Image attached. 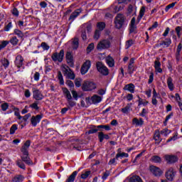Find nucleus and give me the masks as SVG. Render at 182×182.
<instances>
[{
  "instance_id": "obj_8",
  "label": "nucleus",
  "mask_w": 182,
  "mask_h": 182,
  "mask_svg": "<svg viewBox=\"0 0 182 182\" xmlns=\"http://www.w3.org/2000/svg\"><path fill=\"white\" fill-rule=\"evenodd\" d=\"M176 173L177 172L174 170V168H169L165 173L166 178L169 181H173V180H174V177H176Z\"/></svg>"
},
{
  "instance_id": "obj_3",
  "label": "nucleus",
  "mask_w": 182,
  "mask_h": 182,
  "mask_svg": "<svg viewBox=\"0 0 182 182\" xmlns=\"http://www.w3.org/2000/svg\"><path fill=\"white\" fill-rule=\"evenodd\" d=\"M65 56V50H61L59 53H53L51 58L53 62H59L60 63L63 61V58Z\"/></svg>"
},
{
  "instance_id": "obj_50",
  "label": "nucleus",
  "mask_w": 182,
  "mask_h": 182,
  "mask_svg": "<svg viewBox=\"0 0 182 182\" xmlns=\"http://www.w3.org/2000/svg\"><path fill=\"white\" fill-rule=\"evenodd\" d=\"M97 129H105L107 132H109L110 130V126L109 125H98L97 126Z\"/></svg>"
},
{
  "instance_id": "obj_5",
  "label": "nucleus",
  "mask_w": 182,
  "mask_h": 182,
  "mask_svg": "<svg viewBox=\"0 0 182 182\" xmlns=\"http://www.w3.org/2000/svg\"><path fill=\"white\" fill-rule=\"evenodd\" d=\"M124 16L123 14H117L114 21L115 28H117V29H120V28L123 26V23H124Z\"/></svg>"
},
{
  "instance_id": "obj_55",
  "label": "nucleus",
  "mask_w": 182,
  "mask_h": 182,
  "mask_svg": "<svg viewBox=\"0 0 182 182\" xmlns=\"http://www.w3.org/2000/svg\"><path fill=\"white\" fill-rule=\"evenodd\" d=\"M41 78V73L38 72H36L33 75V79L36 82H39V79Z\"/></svg>"
},
{
  "instance_id": "obj_20",
  "label": "nucleus",
  "mask_w": 182,
  "mask_h": 182,
  "mask_svg": "<svg viewBox=\"0 0 182 182\" xmlns=\"http://www.w3.org/2000/svg\"><path fill=\"white\" fill-rule=\"evenodd\" d=\"M154 68L156 73H163V69H161V63H160V61L156 60L154 62Z\"/></svg>"
},
{
  "instance_id": "obj_38",
  "label": "nucleus",
  "mask_w": 182,
  "mask_h": 182,
  "mask_svg": "<svg viewBox=\"0 0 182 182\" xmlns=\"http://www.w3.org/2000/svg\"><path fill=\"white\" fill-rule=\"evenodd\" d=\"M1 63L2 65V66H4V69L8 68V67L9 66V60H8V59L6 58H4L1 60Z\"/></svg>"
},
{
  "instance_id": "obj_7",
  "label": "nucleus",
  "mask_w": 182,
  "mask_h": 182,
  "mask_svg": "<svg viewBox=\"0 0 182 182\" xmlns=\"http://www.w3.org/2000/svg\"><path fill=\"white\" fill-rule=\"evenodd\" d=\"M149 171L151 173V174L155 176V177H160V176L163 174V171L161 168L153 165L149 166Z\"/></svg>"
},
{
  "instance_id": "obj_33",
  "label": "nucleus",
  "mask_w": 182,
  "mask_h": 182,
  "mask_svg": "<svg viewBox=\"0 0 182 182\" xmlns=\"http://www.w3.org/2000/svg\"><path fill=\"white\" fill-rule=\"evenodd\" d=\"M128 13L130 14V15H135L136 14V7H134L133 5H129L128 6Z\"/></svg>"
},
{
  "instance_id": "obj_24",
  "label": "nucleus",
  "mask_w": 182,
  "mask_h": 182,
  "mask_svg": "<svg viewBox=\"0 0 182 182\" xmlns=\"http://www.w3.org/2000/svg\"><path fill=\"white\" fill-rule=\"evenodd\" d=\"M106 63L108 65V66L109 68H113V66H114V60L113 59V58H112V56L108 55L106 58Z\"/></svg>"
},
{
  "instance_id": "obj_41",
  "label": "nucleus",
  "mask_w": 182,
  "mask_h": 182,
  "mask_svg": "<svg viewBox=\"0 0 182 182\" xmlns=\"http://www.w3.org/2000/svg\"><path fill=\"white\" fill-rule=\"evenodd\" d=\"M18 130V124H14L10 128V134H14Z\"/></svg>"
},
{
  "instance_id": "obj_34",
  "label": "nucleus",
  "mask_w": 182,
  "mask_h": 182,
  "mask_svg": "<svg viewBox=\"0 0 182 182\" xmlns=\"http://www.w3.org/2000/svg\"><path fill=\"white\" fill-rule=\"evenodd\" d=\"M62 71L64 73L65 76H66V75L68 73H69V72H70L72 70L69 68V67L66 65H62Z\"/></svg>"
},
{
  "instance_id": "obj_1",
  "label": "nucleus",
  "mask_w": 182,
  "mask_h": 182,
  "mask_svg": "<svg viewBox=\"0 0 182 182\" xmlns=\"http://www.w3.org/2000/svg\"><path fill=\"white\" fill-rule=\"evenodd\" d=\"M96 83L92 81H84L82 89L84 92H92L96 89Z\"/></svg>"
},
{
  "instance_id": "obj_35",
  "label": "nucleus",
  "mask_w": 182,
  "mask_h": 182,
  "mask_svg": "<svg viewBox=\"0 0 182 182\" xmlns=\"http://www.w3.org/2000/svg\"><path fill=\"white\" fill-rule=\"evenodd\" d=\"M16 165L18 166V167H19V168H22L23 170H25V168H26V167L25 166V164H23V161L21 159H18L16 161Z\"/></svg>"
},
{
  "instance_id": "obj_14",
  "label": "nucleus",
  "mask_w": 182,
  "mask_h": 182,
  "mask_svg": "<svg viewBox=\"0 0 182 182\" xmlns=\"http://www.w3.org/2000/svg\"><path fill=\"white\" fill-rule=\"evenodd\" d=\"M21 160L26 164H28V166H31L32 164V161L31 160V158H29V152L27 151V154L23 153V156H21Z\"/></svg>"
},
{
  "instance_id": "obj_53",
  "label": "nucleus",
  "mask_w": 182,
  "mask_h": 182,
  "mask_svg": "<svg viewBox=\"0 0 182 182\" xmlns=\"http://www.w3.org/2000/svg\"><path fill=\"white\" fill-rule=\"evenodd\" d=\"M98 139L100 143L105 140V134L102 132H98Z\"/></svg>"
},
{
  "instance_id": "obj_46",
  "label": "nucleus",
  "mask_w": 182,
  "mask_h": 182,
  "mask_svg": "<svg viewBox=\"0 0 182 182\" xmlns=\"http://www.w3.org/2000/svg\"><path fill=\"white\" fill-rule=\"evenodd\" d=\"M154 80V73L153 72H151V73H150V75H149L148 85H151V83H153Z\"/></svg>"
},
{
  "instance_id": "obj_39",
  "label": "nucleus",
  "mask_w": 182,
  "mask_h": 182,
  "mask_svg": "<svg viewBox=\"0 0 182 182\" xmlns=\"http://www.w3.org/2000/svg\"><path fill=\"white\" fill-rule=\"evenodd\" d=\"M9 45V41H0V50H2V49H4V48H6Z\"/></svg>"
},
{
  "instance_id": "obj_62",
  "label": "nucleus",
  "mask_w": 182,
  "mask_h": 182,
  "mask_svg": "<svg viewBox=\"0 0 182 182\" xmlns=\"http://www.w3.org/2000/svg\"><path fill=\"white\" fill-rule=\"evenodd\" d=\"M130 110V107L129 105H127L125 107L122 108L121 111L122 113H124L125 114L129 113V111Z\"/></svg>"
},
{
  "instance_id": "obj_21",
  "label": "nucleus",
  "mask_w": 182,
  "mask_h": 182,
  "mask_svg": "<svg viewBox=\"0 0 182 182\" xmlns=\"http://www.w3.org/2000/svg\"><path fill=\"white\" fill-rule=\"evenodd\" d=\"M135 86L134 85L133 83H130V84H127L126 85L123 90H127L128 92H129L130 93H134V89H135Z\"/></svg>"
},
{
  "instance_id": "obj_59",
  "label": "nucleus",
  "mask_w": 182,
  "mask_h": 182,
  "mask_svg": "<svg viewBox=\"0 0 182 182\" xmlns=\"http://www.w3.org/2000/svg\"><path fill=\"white\" fill-rule=\"evenodd\" d=\"M75 83L76 87H80V86H82V79L80 78L76 79L75 80Z\"/></svg>"
},
{
  "instance_id": "obj_42",
  "label": "nucleus",
  "mask_w": 182,
  "mask_h": 182,
  "mask_svg": "<svg viewBox=\"0 0 182 182\" xmlns=\"http://www.w3.org/2000/svg\"><path fill=\"white\" fill-rule=\"evenodd\" d=\"M58 80L60 81V85H65V80H63V75L60 71L58 74Z\"/></svg>"
},
{
  "instance_id": "obj_54",
  "label": "nucleus",
  "mask_w": 182,
  "mask_h": 182,
  "mask_svg": "<svg viewBox=\"0 0 182 182\" xmlns=\"http://www.w3.org/2000/svg\"><path fill=\"white\" fill-rule=\"evenodd\" d=\"M14 33L18 36V38H23V33L18 29L14 30Z\"/></svg>"
},
{
  "instance_id": "obj_31",
  "label": "nucleus",
  "mask_w": 182,
  "mask_h": 182,
  "mask_svg": "<svg viewBox=\"0 0 182 182\" xmlns=\"http://www.w3.org/2000/svg\"><path fill=\"white\" fill-rule=\"evenodd\" d=\"M90 174H92V172L90 171H83L80 177L81 178H82V180H86V178H87L89 176H90Z\"/></svg>"
},
{
  "instance_id": "obj_19",
  "label": "nucleus",
  "mask_w": 182,
  "mask_h": 182,
  "mask_svg": "<svg viewBox=\"0 0 182 182\" xmlns=\"http://www.w3.org/2000/svg\"><path fill=\"white\" fill-rule=\"evenodd\" d=\"M31 146V141L27 140L24 145L21 148V153H24V154H28V149Z\"/></svg>"
},
{
  "instance_id": "obj_27",
  "label": "nucleus",
  "mask_w": 182,
  "mask_h": 182,
  "mask_svg": "<svg viewBox=\"0 0 182 182\" xmlns=\"http://www.w3.org/2000/svg\"><path fill=\"white\" fill-rule=\"evenodd\" d=\"M76 176H77V171L73 172V173L66 180V182H74L75 178H76Z\"/></svg>"
},
{
  "instance_id": "obj_25",
  "label": "nucleus",
  "mask_w": 182,
  "mask_h": 182,
  "mask_svg": "<svg viewBox=\"0 0 182 182\" xmlns=\"http://www.w3.org/2000/svg\"><path fill=\"white\" fill-rule=\"evenodd\" d=\"M167 85L169 90H171V92H173V90H174V84L173 83V78H171V77H169L167 79Z\"/></svg>"
},
{
  "instance_id": "obj_40",
  "label": "nucleus",
  "mask_w": 182,
  "mask_h": 182,
  "mask_svg": "<svg viewBox=\"0 0 182 182\" xmlns=\"http://www.w3.org/2000/svg\"><path fill=\"white\" fill-rule=\"evenodd\" d=\"M162 136H164L165 137H167L168 134H170L171 133V131L168 129H164L161 132H159Z\"/></svg>"
},
{
  "instance_id": "obj_26",
  "label": "nucleus",
  "mask_w": 182,
  "mask_h": 182,
  "mask_svg": "<svg viewBox=\"0 0 182 182\" xmlns=\"http://www.w3.org/2000/svg\"><path fill=\"white\" fill-rule=\"evenodd\" d=\"M62 90H63V93H64V95L65 96L67 100L69 99H72V95H70V92L69 91V90H68V88L63 87Z\"/></svg>"
},
{
  "instance_id": "obj_43",
  "label": "nucleus",
  "mask_w": 182,
  "mask_h": 182,
  "mask_svg": "<svg viewBox=\"0 0 182 182\" xmlns=\"http://www.w3.org/2000/svg\"><path fill=\"white\" fill-rule=\"evenodd\" d=\"M121 4H118L117 6H115L114 8V12L117 13L119 11H122V9H123L124 6L123 5H120Z\"/></svg>"
},
{
  "instance_id": "obj_2",
  "label": "nucleus",
  "mask_w": 182,
  "mask_h": 182,
  "mask_svg": "<svg viewBox=\"0 0 182 182\" xmlns=\"http://www.w3.org/2000/svg\"><path fill=\"white\" fill-rule=\"evenodd\" d=\"M110 40L104 39L100 41L97 46V50H103L104 49H109L110 48Z\"/></svg>"
},
{
  "instance_id": "obj_45",
  "label": "nucleus",
  "mask_w": 182,
  "mask_h": 182,
  "mask_svg": "<svg viewBox=\"0 0 182 182\" xmlns=\"http://www.w3.org/2000/svg\"><path fill=\"white\" fill-rule=\"evenodd\" d=\"M41 46L43 50H49V49H50V46H49L48 43L45 42L41 43Z\"/></svg>"
},
{
  "instance_id": "obj_13",
  "label": "nucleus",
  "mask_w": 182,
  "mask_h": 182,
  "mask_svg": "<svg viewBox=\"0 0 182 182\" xmlns=\"http://www.w3.org/2000/svg\"><path fill=\"white\" fill-rule=\"evenodd\" d=\"M33 97L35 100H42L43 99V95L39 90L34 89L33 90Z\"/></svg>"
},
{
  "instance_id": "obj_61",
  "label": "nucleus",
  "mask_w": 182,
  "mask_h": 182,
  "mask_svg": "<svg viewBox=\"0 0 182 182\" xmlns=\"http://www.w3.org/2000/svg\"><path fill=\"white\" fill-rule=\"evenodd\" d=\"M11 14L14 15V16H19V11H18V9L16 8L12 9Z\"/></svg>"
},
{
  "instance_id": "obj_49",
  "label": "nucleus",
  "mask_w": 182,
  "mask_h": 182,
  "mask_svg": "<svg viewBox=\"0 0 182 182\" xmlns=\"http://www.w3.org/2000/svg\"><path fill=\"white\" fill-rule=\"evenodd\" d=\"M12 29V22H9L8 24H6L4 26V31L5 32H9Z\"/></svg>"
},
{
  "instance_id": "obj_52",
  "label": "nucleus",
  "mask_w": 182,
  "mask_h": 182,
  "mask_svg": "<svg viewBox=\"0 0 182 182\" xmlns=\"http://www.w3.org/2000/svg\"><path fill=\"white\" fill-rule=\"evenodd\" d=\"M93 49H95V44L93 43H91L90 44H89V46L87 48V53H90V52L93 50Z\"/></svg>"
},
{
  "instance_id": "obj_9",
  "label": "nucleus",
  "mask_w": 182,
  "mask_h": 182,
  "mask_svg": "<svg viewBox=\"0 0 182 182\" xmlns=\"http://www.w3.org/2000/svg\"><path fill=\"white\" fill-rule=\"evenodd\" d=\"M42 117H43V115L42 114H37L36 116L31 117V123L33 127H36L38 123H41V120H42Z\"/></svg>"
},
{
  "instance_id": "obj_32",
  "label": "nucleus",
  "mask_w": 182,
  "mask_h": 182,
  "mask_svg": "<svg viewBox=\"0 0 182 182\" xmlns=\"http://www.w3.org/2000/svg\"><path fill=\"white\" fill-rule=\"evenodd\" d=\"M177 139H178V132H175V133H173V136L170 137L166 141V143H170V141H176V140H177Z\"/></svg>"
},
{
  "instance_id": "obj_60",
  "label": "nucleus",
  "mask_w": 182,
  "mask_h": 182,
  "mask_svg": "<svg viewBox=\"0 0 182 182\" xmlns=\"http://www.w3.org/2000/svg\"><path fill=\"white\" fill-rule=\"evenodd\" d=\"M128 70H129V73H130V75H132V73H133L135 70H134V65H132V64H129Z\"/></svg>"
},
{
  "instance_id": "obj_51",
  "label": "nucleus",
  "mask_w": 182,
  "mask_h": 182,
  "mask_svg": "<svg viewBox=\"0 0 182 182\" xmlns=\"http://www.w3.org/2000/svg\"><path fill=\"white\" fill-rule=\"evenodd\" d=\"M1 110H3V112H6V110H8V109L9 108V105L6 102L1 104Z\"/></svg>"
},
{
  "instance_id": "obj_36",
  "label": "nucleus",
  "mask_w": 182,
  "mask_h": 182,
  "mask_svg": "<svg viewBox=\"0 0 182 182\" xmlns=\"http://www.w3.org/2000/svg\"><path fill=\"white\" fill-rule=\"evenodd\" d=\"M130 182H143V180L139 176H133L130 178Z\"/></svg>"
},
{
  "instance_id": "obj_47",
  "label": "nucleus",
  "mask_w": 182,
  "mask_h": 182,
  "mask_svg": "<svg viewBox=\"0 0 182 182\" xmlns=\"http://www.w3.org/2000/svg\"><path fill=\"white\" fill-rule=\"evenodd\" d=\"M18 42H19V40H18V38H16V36L13 37L11 40H10V43H11V45H18Z\"/></svg>"
},
{
  "instance_id": "obj_4",
  "label": "nucleus",
  "mask_w": 182,
  "mask_h": 182,
  "mask_svg": "<svg viewBox=\"0 0 182 182\" xmlns=\"http://www.w3.org/2000/svg\"><path fill=\"white\" fill-rule=\"evenodd\" d=\"M86 103H88L89 105H97V103H100L102 102V97L97 95H94L91 97H87L85 99Z\"/></svg>"
},
{
  "instance_id": "obj_64",
  "label": "nucleus",
  "mask_w": 182,
  "mask_h": 182,
  "mask_svg": "<svg viewBox=\"0 0 182 182\" xmlns=\"http://www.w3.org/2000/svg\"><path fill=\"white\" fill-rule=\"evenodd\" d=\"M31 109H34L35 110H39V107H38V102H34L30 105Z\"/></svg>"
},
{
  "instance_id": "obj_22",
  "label": "nucleus",
  "mask_w": 182,
  "mask_h": 182,
  "mask_svg": "<svg viewBox=\"0 0 182 182\" xmlns=\"http://www.w3.org/2000/svg\"><path fill=\"white\" fill-rule=\"evenodd\" d=\"M25 180V176L23 175H16L11 178V182H23Z\"/></svg>"
},
{
  "instance_id": "obj_30",
  "label": "nucleus",
  "mask_w": 182,
  "mask_h": 182,
  "mask_svg": "<svg viewBox=\"0 0 182 182\" xmlns=\"http://www.w3.org/2000/svg\"><path fill=\"white\" fill-rule=\"evenodd\" d=\"M97 30L101 32V31H103V29L106 28V23L105 22H98L97 23Z\"/></svg>"
},
{
  "instance_id": "obj_37",
  "label": "nucleus",
  "mask_w": 182,
  "mask_h": 182,
  "mask_svg": "<svg viewBox=\"0 0 182 182\" xmlns=\"http://www.w3.org/2000/svg\"><path fill=\"white\" fill-rule=\"evenodd\" d=\"M79 48V38H75L73 40V48L77 49Z\"/></svg>"
},
{
  "instance_id": "obj_48",
  "label": "nucleus",
  "mask_w": 182,
  "mask_h": 182,
  "mask_svg": "<svg viewBox=\"0 0 182 182\" xmlns=\"http://www.w3.org/2000/svg\"><path fill=\"white\" fill-rule=\"evenodd\" d=\"M174 6H176V2H173L168 4V6H166L165 11L167 12L168 11H170V9L174 8Z\"/></svg>"
},
{
  "instance_id": "obj_28",
  "label": "nucleus",
  "mask_w": 182,
  "mask_h": 182,
  "mask_svg": "<svg viewBox=\"0 0 182 182\" xmlns=\"http://www.w3.org/2000/svg\"><path fill=\"white\" fill-rule=\"evenodd\" d=\"M152 163H161V158L157 155L152 156L150 159Z\"/></svg>"
},
{
  "instance_id": "obj_15",
  "label": "nucleus",
  "mask_w": 182,
  "mask_h": 182,
  "mask_svg": "<svg viewBox=\"0 0 182 182\" xmlns=\"http://www.w3.org/2000/svg\"><path fill=\"white\" fill-rule=\"evenodd\" d=\"M15 65L17 68H22L23 65V57L22 55H18L16 57Z\"/></svg>"
},
{
  "instance_id": "obj_18",
  "label": "nucleus",
  "mask_w": 182,
  "mask_h": 182,
  "mask_svg": "<svg viewBox=\"0 0 182 182\" xmlns=\"http://www.w3.org/2000/svg\"><path fill=\"white\" fill-rule=\"evenodd\" d=\"M161 133L160 131L156 130L154 134V139L155 140L156 143H157V144H160V143H161V136H160Z\"/></svg>"
},
{
  "instance_id": "obj_23",
  "label": "nucleus",
  "mask_w": 182,
  "mask_h": 182,
  "mask_svg": "<svg viewBox=\"0 0 182 182\" xmlns=\"http://www.w3.org/2000/svg\"><path fill=\"white\" fill-rule=\"evenodd\" d=\"M132 123L133 124H135V126L136 127L143 126V124H144V121L143 120V118H134L132 119Z\"/></svg>"
},
{
  "instance_id": "obj_12",
  "label": "nucleus",
  "mask_w": 182,
  "mask_h": 182,
  "mask_svg": "<svg viewBox=\"0 0 182 182\" xmlns=\"http://www.w3.org/2000/svg\"><path fill=\"white\" fill-rule=\"evenodd\" d=\"M129 33H137V26H136V18L133 17L131 20Z\"/></svg>"
},
{
  "instance_id": "obj_17",
  "label": "nucleus",
  "mask_w": 182,
  "mask_h": 182,
  "mask_svg": "<svg viewBox=\"0 0 182 182\" xmlns=\"http://www.w3.org/2000/svg\"><path fill=\"white\" fill-rule=\"evenodd\" d=\"M65 58L67 60V63L70 65V66H73V55H72V53L70 52H67L65 55Z\"/></svg>"
},
{
  "instance_id": "obj_58",
  "label": "nucleus",
  "mask_w": 182,
  "mask_h": 182,
  "mask_svg": "<svg viewBox=\"0 0 182 182\" xmlns=\"http://www.w3.org/2000/svg\"><path fill=\"white\" fill-rule=\"evenodd\" d=\"M65 76L68 77V79L73 80L75 79V73H73V71H70Z\"/></svg>"
},
{
  "instance_id": "obj_10",
  "label": "nucleus",
  "mask_w": 182,
  "mask_h": 182,
  "mask_svg": "<svg viewBox=\"0 0 182 182\" xmlns=\"http://www.w3.org/2000/svg\"><path fill=\"white\" fill-rule=\"evenodd\" d=\"M90 66H92V63L90 60H86L81 67V74L86 75L87 72H89V69H90Z\"/></svg>"
},
{
  "instance_id": "obj_56",
  "label": "nucleus",
  "mask_w": 182,
  "mask_h": 182,
  "mask_svg": "<svg viewBox=\"0 0 182 182\" xmlns=\"http://www.w3.org/2000/svg\"><path fill=\"white\" fill-rule=\"evenodd\" d=\"M99 38H100V31L96 30L94 34V39H95V41H97L99 40Z\"/></svg>"
},
{
  "instance_id": "obj_29",
  "label": "nucleus",
  "mask_w": 182,
  "mask_h": 182,
  "mask_svg": "<svg viewBox=\"0 0 182 182\" xmlns=\"http://www.w3.org/2000/svg\"><path fill=\"white\" fill-rule=\"evenodd\" d=\"M159 45L160 46H165L166 48H168V46L171 45V39L166 38V41H162Z\"/></svg>"
},
{
  "instance_id": "obj_11",
  "label": "nucleus",
  "mask_w": 182,
  "mask_h": 182,
  "mask_svg": "<svg viewBox=\"0 0 182 182\" xmlns=\"http://www.w3.org/2000/svg\"><path fill=\"white\" fill-rule=\"evenodd\" d=\"M164 157L168 164H173V163H176L178 161V158L174 155H165Z\"/></svg>"
},
{
  "instance_id": "obj_16",
  "label": "nucleus",
  "mask_w": 182,
  "mask_h": 182,
  "mask_svg": "<svg viewBox=\"0 0 182 182\" xmlns=\"http://www.w3.org/2000/svg\"><path fill=\"white\" fill-rule=\"evenodd\" d=\"M82 13V9H76L74 12L72 13V14L70 16L69 18V21H73L75 20L76 18H77L79 16V15H80V14Z\"/></svg>"
},
{
  "instance_id": "obj_6",
  "label": "nucleus",
  "mask_w": 182,
  "mask_h": 182,
  "mask_svg": "<svg viewBox=\"0 0 182 182\" xmlns=\"http://www.w3.org/2000/svg\"><path fill=\"white\" fill-rule=\"evenodd\" d=\"M97 69L101 75H103L104 76H107L109 75V69H107V67H106L103 63L98 62L97 63Z\"/></svg>"
},
{
  "instance_id": "obj_44",
  "label": "nucleus",
  "mask_w": 182,
  "mask_h": 182,
  "mask_svg": "<svg viewBox=\"0 0 182 182\" xmlns=\"http://www.w3.org/2000/svg\"><path fill=\"white\" fill-rule=\"evenodd\" d=\"M119 157H127H127H129V154L124 153V152L117 154V155H116L117 160H118Z\"/></svg>"
},
{
  "instance_id": "obj_63",
  "label": "nucleus",
  "mask_w": 182,
  "mask_h": 182,
  "mask_svg": "<svg viewBox=\"0 0 182 182\" xmlns=\"http://www.w3.org/2000/svg\"><path fill=\"white\" fill-rule=\"evenodd\" d=\"M134 42L133 40H129L126 42V49H129V48H130V46H132L133 45Z\"/></svg>"
},
{
  "instance_id": "obj_57",
  "label": "nucleus",
  "mask_w": 182,
  "mask_h": 182,
  "mask_svg": "<svg viewBox=\"0 0 182 182\" xmlns=\"http://www.w3.org/2000/svg\"><path fill=\"white\" fill-rule=\"evenodd\" d=\"M144 12H146V7L142 6L139 11V18L144 16Z\"/></svg>"
}]
</instances>
